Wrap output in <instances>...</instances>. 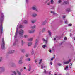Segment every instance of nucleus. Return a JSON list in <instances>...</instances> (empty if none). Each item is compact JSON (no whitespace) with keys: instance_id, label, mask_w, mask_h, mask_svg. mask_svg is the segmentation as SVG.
I'll return each mask as SVG.
<instances>
[{"instance_id":"obj_1","label":"nucleus","mask_w":75,"mask_h":75,"mask_svg":"<svg viewBox=\"0 0 75 75\" xmlns=\"http://www.w3.org/2000/svg\"><path fill=\"white\" fill-rule=\"evenodd\" d=\"M22 27H23L21 25V24H18V25H17L16 30L15 33L14 38L15 42L13 43V45H16V44H17V43L18 42V40H17V32H18V28H22Z\"/></svg>"},{"instance_id":"obj_2","label":"nucleus","mask_w":75,"mask_h":75,"mask_svg":"<svg viewBox=\"0 0 75 75\" xmlns=\"http://www.w3.org/2000/svg\"><path fill=\"white\" fill-rule=\"evenodd\" d=\"M24 30L21 29L19 31V33L20 35V36H21L22 38H23V35H24Z\"/></svg>"},{"instance_id":"obj_3","label":"nucleus","mask_w":75,"mask_h":75,"mask_svg":"<svg viewBox=\"0 0 75 75\" xmlns=\"http://www.w3.org/2000/svg\"><path fill=\"white\" fill-rule=\"evenodd\" d=\"M5 71V67H0V74L4 72Z\"/></svg>"},{"instance_id":"obj_4","label":"nucleus","mask_w":75,"mask_h":75,"mask_svg":"<svg viewBox=\"0 0 75 75\" xmlns=\"http://www.w3.org/2000/svg\"><path fill=\"white\" fill-rule=\"evenodd\" d=\"M38 41H39V40L38 39H36L35 42V44L34 46V48H35L37 47V45H38Z\"/></svg>"},{"instance_id":"obj_5","label":"nucleus","mask_w":75,"mask_h":75,"mask_svg":"<svg viewBox=\"0 0 75 75\" xmlns=\"http://www.w3.org/2000/svg\"><path fill=\"white\" fill-rule=\"evenodd\" d=\"M1 18H0V23H2L4 18V15H3V13H1Z\"/></svg>"},{"instance_id":"obj_6","label":"nucleus","mask_w":75,"mask_h":75,"mask_svg":"<svg viewBox=\"0 0 75 75\" xmlns=\"http://www.w3.org/2000/svg\"><path fill=\"white\" fill-rule=\"evenodd\" d=\"M2 43L1 44V46L2 49L4 48V45H5V43L4 42V38H3L2 39Z\"/></svg>"},{"instance_id":"obj_7","label":"nucleus","mask_w":75,"mask_h":75,"mask_svg":"<svg viewBox=\"0 0 75 75\" xmlns=\"http://www.w3.org/2000/svg\"><path fill=\"white\" fill-rule=\"evenodd\" d=\"M32 10H35L36 11H38V9L37 8V6H34L32 7Z\"/></svg>"},{"instance_id":"obj_8","label":"nucleus","mask_w":75,"mask_h":75,"mask_svg":"<svg viewBox=\"0 0 75 75\" xmlns=\"http://www.w3.org/2000/svg\"><path fill=\"white\" fill-rule=\"evenodd\" d=\"M35 31V30H28V33H30V34H32V33H34Z\"/></svg>"},{"instance_id":"obj_9","label":"nucleus","mask_w":75,"mask_h":75,"mask_svg":"<svg viewBox=\"0 0 75 75\" xmlns=\"http://www.w3.org/2000/svg\"><path fill=\"white\" fill-rule=\"evenodd\" d=\"M0 33L2 34L3 33V26H2V24L1 23V25L0 26Z\"/></svg>"},{"instance_id":"obj_10","label":"nucleus","mask_w":75,"mask_h":75,"mask_svg":"<svg viewBox=\"0 0 75 75\" xmlns=\"http://www.w3.org/2000/svg\"><path fill=\"white\" fill-rule=\"evenodd\" d=\"M71 61V59H69V61H67L66 62H64L63 63L64 64H69V62H70Z\"/></svg>"},{"instance_id":"obj_11","label":"nucleus","mask_w":75,"mask_h":75,"mask_svg":"<svg viewBox=\"0 0 75 75\" xmlns=\"http://www.w3.org/2000/svg\"><path fill=\"white\" fill-rule=\"evenodd\" d=\"M15 52V51L11 50H10L8 52V54H13V53H14Z\"/></svg>"},{"instance_id":"obj_12","label":"nucleus","mask_w":75,"mask_h":75,"mask_svg":"<svg viewBox=\"0 0 75 75\" xmlns=\"http://www.w3.org/2000/svg\"><path fill=\"white\" fill-rule=\"evenodd\" d=\"M32 16L33 17H37V13H34L32 14Z\"/></svg>"},{"instance_id":"obj_13","label":"nucleus","mask_w":75,"mask_h":75,"mask_svg":"<svg viewBox=\"0 0 75 75\" xmlns=\"http://www.w3.org/2000/svg\"><path fill=\"white\" fill-rule=\"evenodd\" d=\"M69 4V1H65L64 2V3L62 4V5H64V4Z\"/></svg>"},{"instance_id":"obj_14","label":"nucleus","mask_w":75,"mask_h":75,"mask_svg":"<svg viewBox=\"0 0 75 75\" xmlns=\"http://www.w3.org/2000/svg\"><path fill=\"white\" fill-rule=\"evenodd\" d=\"M20 51L22 52H25V50L23 49H20Z\"/></svg>"},{"instance_id":"obj_15","label":"nucleus","mask_w":75,"mask_h":75,"mask_svg":"<svg viewBox=\"0 0 75 75\" xmlns=\"http://www.w3.org/2000/svg\"><path fill=\"white\" fill-rule=\"evenodd\" d=\"M18 63L19 64H23V61H22V60H19Z\"/></svg>"},{"instance_id":"obj_16","label":"nucleus","mask_w":75,"mask_h":75,"mask_svg":"<svg viewBox=\"0 0 75 75\" xmlns=\"http://www.w3.org/2000/svg\"><path fill=\"white\" fill-rule=\"evenodd\" d=\"M28 71H30L31 70V66L30 65H29V67L28 69Z\"/></svg>"},{"instance_id":"obj_17","label":"nucleus","mask_w":75,"mask_h":75,"mask_svg":"<svg viewBox=\"0 0 75 75\" xmlns=\"http://www.w3.org/2000/svg\"><path fill=\"white\" fill-rule=\"evenodd\" d=\"M36 27V25H34L33 26H31V28H32L33 29H34Z\"/></svg>"},{"instance_id":"obj_18","label":"nucleus","mask_w":75,"mask_h":75,"mask_svg":"<svg viewBox=\"0 0 75 75\" xmlns=\"http://www.w3.org/2000/svg\"><path fill=\"white\" fill-rule=\"evenodd\" d=\"M44 67V68H45V66H44V64H42L41 66V68L42 69H43Z\"/></svg>"},{"instance_id":"obj_19","label":"nucleus","mask_w":75,"mask_h":75,"mask_svg":"<svg viewBox=\"0 0 75 75\" xmlns=\"http://www.w3.org/2000/svg\"><path fill=\"white\" fill-rule=\"evenodd\" d=\"M21 42L22 44V46H23V45H24V44H25V42H23V41L22 40H21Z\"/></svg>"},{"instance_id":"obj_20","label":"nucleus","mask_w":75,"mask_h":75,"mask_svg":"<svg viewBox=\"0 0 75 75\" xmlns=\"http://www.w3.org/2000/svg\"><path fill=\"white\" fill-rule=\"evenodd\" d=\"M36 22V20H32L31 21V23H32V24H34Z\"/></svg>"},{"instance_id":"obj_21","label":"nucleus","mask_w":75,"mask_h":75,"mask_svg":"<svg viewBox=\"0 0 75 75\" xmlns=\"http://www.w3.org/2000/svg\"><path fill=\"white\" fill-rule=\"evenodd\" d=\"M28 41H33V38L28 39Z\"/></svg>"},{"instance_id":"obj_22","label":"nucleus","mask_w":75,"mask_h":75,"mask_svg":"<svg viewBox=\"0 0 75 75\" xmlns=\"http://www.w3.org/2000/svg\"><path fill=\"white\" fill-rule=\"evenodd\" d=\"M48 33H49V35L50 36H51V31L49 30L48 31Z\"/></svg>"},{"instance_id":"obj_23","label":"nucleus","mask_w":75,"mask_h":75,"mask_svg":"<svg viewBox=\"0 0 75 75\" xmlns=\"http://www.w3.org/2000/svg\"><path fill=\"white\" fill-rule=\"evenodd\" d=\"M66 11L67 12H70V11H71V10L70 9V8H69L67 9L66 10Z\"/></svg>"},{"instance_id":"obj_24","label":"nucleus","mask_w":75,"mask_h":75,"mask_svg":"<svg viewBox=\"0 0 75 75\" xmlns=\"http://www.w3.org/2000/svg\"><path fill=\"white\" fill-rule=\"evenodd\" d=\"M28 46L29 47L30 46H31V45H32V43L31 42L28 43Z\"/></svg>"},{"instance_id":"obj_25","label":"nucleus","mask_w":75,"mask_h":75,"mask_svg":"<svg viewBox=\"0 0 75 75\" xmlns=\"http://www.w3.org/2000/svg\"><path fill=\"white\" fill-rule=\"evenodd\" d=\"M24 24H28V22L27 20H24Z\"/></svg>"},{"instance_id":"obj_26","label":"nucleus","mask_w":75,"mask_h":75,"mask_svg":"<svg viewBox=\"0 0 75 75\" xmlns=\"http://www.w3.org/2000/svg\"><path fill=\"white\" fill-rule=\"evenodd\" d=\"M46 30V29L45 28H43L42 29V32H45V30Z\"/></svg>"},{"instance_id":"obj_27","label":"nucleus","mask_w":75,"mask_h":75,"mask_svg":"<svg viewBox=\"0 0 75 75\" xmlns=\"http://www.w3.org/2000/svg\"><path fill=\"white\" fill-rule=\"evenodd\" d=\"M47 47V45H43L42 46V47L43 48H45V47Z\"/></svg>"},{"instance_id":"obj_28","label":"nucleus","mask_w":75,"mask_h":75,"mask_svg":"<svg viewBox=\"0 0 75 75\" xmlns=\"http://www.w3.org/2000/svg\"><path fill=\"white\" fill-rule=\"evenodd\" d=\"M17 72L18 73V75H21V72H19L18 71H17Z\"/></svg>"},{"instance_id":"obj_29","label":"nucleus","mask_w":75,"mask_h":75,"mask_svg":"<svg viewBox=\"0 0 75 75\" xmlns=\"http://www.w3.org/2000/svg\"><path fill=\"white\" fill-rule=\"evenodd\" d=\"M42 59H41L39 60V64H41V62H42Z\"/></svg>"},{"instance_id":"obj_30","label":"nucleus","mask_w":75,"mask_h":75,"mask_svg":"<svg viewBox=\"0 0 75 75\" xmlns=\"http://www.w3.org/2000/svg\"><path fill=\"white\" fill-rule=\"evenodd\" d=\"M34 53V50H32V51H31V54L32 55H33Z\"/></svg>"},{"instance_id":"obj_31","label":"nucleus","mask_w":75,"mask_h":75,"mask_svg":"<svg viewBox=\"0 0 75 75\" xmlns=\"http://www.w3.org/2000/svg\"><path fill=\"white\" fill-rule=\"evenodd\" d=\"M43 41H45L46 42V44H47V40H46L45 39H43Z\"/></svg>"},{"instance_id":"obj_32","label":"nucleus","mask_w":75,"mask_h":75,"mask_svg":"<svg viewBox=\"0 0 75 75\" xmlns=\"http://www.w3.org/2000/svg\"><path fill=\"white\" fill-rule=\"evenodd\" d=\"M30 56V54L27 53L26 54V57H29Z\"/></svg>"},{"instance_id":"obj_33","label":"nucleus","mask_w":75,"mask_h":75,"mask_svg":"<svg viewBox=\"0 0 75 75\" xmlns=\"http://www.w3.org/2000/svg\"><path fill=\"white\" fill-rule=\"evenodd\" d=\"M30 58H28L26 59V61H30Z\"/></svg>"},{"instance_id":"obj_34","label":"nucleus","mask_w":75,"mask_h":75,"mask_svg":"<svg viewBox=\"0 0 75 75\" xmlns=\"http://www.w3.org/2000/svg\"><path fill=\"white\" fill-rule=\"evenodd\" d=\"M72 63H71L69 65V68H71V67H72Z\"/></svg>"},{"instance_id":"obj_35","label":"nucleus","mask_w":75,"mask_h":75,"mask_svg":"<svg viewBox=\"0 0 75 75\" xmlns=\"http://www.w3.org/2000/svg\"><path fill=\"white\" fill-rule=\"evenodd\" d=\"M50 3L52 4H54V1L53 0H51Z\"/></svg>"},{"instance_id":"obj_36","label":"nucleus","mask_w":75,"mask_h":75,"mask_svg":"<svg viewBox=\"0 0 75 75\" xmlns=\"http://www.w3.org/2000/svg\"><path fill=\"white\" fill-rule=\"evenodd\" d=\"M55 55H54L53 57L51 59V61H53L54 60V58H55Z\"/></svg>"},{"instance_id":"obj_37","label":"nucleus","mask_w":75,"mask_h":75,"mask_svg":"<svg viewBox=\"0 0 75 75\" xmlns=\"http://www.w3.org/2000/svg\"><path fill=\"white\" fill-rule=\"evenodd\" d=\"M24 38H27L28 37V35H25L24 36Z\"/></svg>"},{"instance_id":"obj_38","label":"nucleus","mask_w":75,"mask_h":75,"mask_svg":"<svg viewBox=\"0 0 75 75\" xmlns=\"http://www.w3.org/2000/svg\"><path fill=\"white\" fill-rule=\"evenodd\" d=\"M68 66H67L65 68V70H67V69H68Z\"/></svg>"},{"instance_id":"obj_39","label":"nucleus","mask_w":75,"mask_h":75,"mask_svg":"<svg viewBox=\"0 0 75 75\" xmlns=\"http://www.w3.org/2000/svg\"><path fill=\"white\" fill-rule=\"evenodd\" d=\"M13 74H14V75H16V72L15 71H13Z\"/></svg>"},{"instance_id":"obj_40","label":"nucleus","mask_w":75,"mask_h":75,"mask_svg":"<svg viewBox=\"0 0 75 75\" xmlns=\"http://www.w3.org/2000/svg\"><path fill=\"white\" fill-rule=\"evenodd\" d=\"M65 24H67L68 23V21L67 20H66V21H65Z\"/></svg>"},{"instance_id":"obj_41","label":"nucleus","mask_w":75,"mask_h":75,"mask_svg":"<svg viewBox=\"0 0 75 75\" xmlns=\"http://www.w3.org/2000/svg\"><path fill=\"white\" fill-rule=\"evenodd\" d=\"M69 27H71V26H72V24H69L68 25Z\"/></svg>"},{"instance_id":"obj_42","label":"nucleus","mask_w":75,"mask_h":75,"mask_svg":"<svg viewBox=\"0 0 75 75\" xmlns=\"http://www.w3.org/2000/svg\"><path fill=\"white\" fill-rule=\"evenodd\" d=\"M23 70H24V69H20V71L21 72H22V71H23Z\"/></svg>"},{"instance_id":"obj_43","label":"nucleus","mask_w":75,"mask_h":75,"mask_svg":"<svg viewBox=\"0 0 75 75\" xmlns=\"http://www.w3.org/2000/svg\"><path fill=\"white\" fill-rule=\"evenodd\" d=\"M2 59L3 58L2 57H0V61H2Z\"/></svg>"},{"instance_id":"obj_44","label":"nucleus","mask_w":75,"mask_h":75,"mask_svg":"<svg viewBox=\"0 0 75 75\" xmlns=\"http://www.w3.org/2000/svg\"><path fill=\"white\" fill-rule=\"evenodd\" d=\"M49 1V0H47L45 2V3H47V2H48Z\"/></svg>"},{"instance_id":"obj_45","label":"nucleus","mask_w":75,"mask_h":75,"mask_svg":"<svg viewBox=\"0 0 75 75\" xmlns=\"http://www.w3.org/2000/svg\"><path fill=\"white\" fill-rule=\"evenodd\" d=\"M51 13H53V14H55V13L53 11H52L51 12Z\"/></svg>"},{"instance_id":"obj_46","label":"nucleus","mask_w":75,"mask_h":75,"mask_svg":"<svg viewBox=\"0 0 75 75\" xmlns=\"http://www.w3.org/2000/svg\"><path fill=\"white\" fill-rule=\"evenodd\" d=\"M50 2H49L47 3V5H48V6H50Z\"/></svg>"},{"instance_id":"obj_47","label":"nucleus","mask_w":75,"mask_h":75,"mask_svg":"<svg viewBox=\"0 0 75 75\" xmlns=\"http://www.w3.org/2000/svg\"><path fill=\"white\" fill-rule=\"evenodd\" d=\"M58 2H59V3H61V0H59Z\"/></svg>"},{"instance_id":"obj_48","label":"nucleus","mask_w":75,"mask_h":75,"mask_svg":"<svg viewBox=\"0 0 75 75\" xmlns=\"http://www.w3.org/2000/svg\"><path fill=\"white\" fill-rule=\"evenodd\" d=\"M65 18V16H63V18L64 19V18Z\"/></svg>"},{"instance_id":"obj_49","label":"nucleus","mask_w":75,"mask_h":75,"mask_svg":"<svg viewBox=\"0 0 75 75\" xmlns=\"http://www.w3.org/2000/svg\"><path fill=\"white\" fill-rule=\"evenodd\" d=\"M50 65H52V62H50Z\"/></svg>"},{"instance_id":"obj_50","label":"nucleus","mask_w":75,"mask_h":75,"mask_svg":"<svg viewBox=\"0 0 75 75\" xmlns=\"http://www.w3.org/2000/svg\"><path fill=\"white\" fill-rule=\"evenodd\" d=\"M51 71H50L49 73V74L50 75H51Z\"/></svg>"},{"instance_id":"obj_51","label":"nucleus","mask_w":75,"mask_h":75,"mask_svg":"<svg viewBox=\"0 0 75 75\" xmlns=\"http://www.w3.org/2000/svg\"><path fill=\"white\" fill-rule=\"evenodd\" d=\"M49 51L50 52V53H51V50H49Z\"/></svg>"},{"instance_id":"obj_52","label":"nucleus","mask_w":75,"mask_h":75,"mask_svg":"<svg viewBox=\"0 0 75 75\" xmlns=\"http://www.w3.org/2000/svg\"><path fill=\"white\" fill-rule=\"evenodd\" d=\"M58 65H59V66H61V64H59Z\"/></svg>"},{"instance_id":"obj_53","label":"nucleus","mask_w":75,"mask_h":75,"mask_svg":"<svg viewBox=\"0 0 75 75\" xmlns=\"http://www.w3.org/2000/svg\"><path fill=\"white\" fill-rule=\"evenodd\" d=\"M46 70H45V69H44V72H46Z\"/></svg>"},{"instance_id":"obj_54","label":"nucleus","mask_w":75,"mask_h":75,"mask_svg":"<svg viewBox=\"0 0 75 75\" xmlns=\"http://www.w3.org/2000/svg\"><path fill=\"white\" fill-rule=\"evenodd\" d=\"M54 41H55V40H56V38H54Z\"/></svg>"},{"instance_id":"obj_55","label":"nucleus","mask_w":75,"mask_h":75,"mask_svg":"<svg viewBox=\"0 0 75 75\" xmlns=\"http://www.w3.org/2000/svg\"><path fill=\"white\" fill-rule=\"evenodd\" d=\"M64 40H67V37H65L64 38Z\"/></svg>"},{"instance_id":"obj_56","label":"nucleus","mask_w":75,"mask_h":75,"mask_svg":"<svg viewBox=\"0 0 75 75\" xmlns=\"http://www.w3.org/2000/svg\"><path fill=\"white\" fill-rule=\"evenodd\" d=\"M26 3H28V0H26Z\"/></svg>"},{"instance_id":"obj_57","label":"nucleus","mask_w":75,"mask_h":75,"mask_svg":"<svg viewBox=\"0 0 75 75\" xmlns=\"http://www.w3.org/2000/svg\"><path fill=\"white\" fill-rule=\"evenodd\" d=\"M70 37H71L72 36V34H71V33H70Z\"/></svg>"},{"instance_id":"obj_58","label":"nucleus","mask_w":75,"mask_h":75,"mask_svg":"<svg viewBox=\"0 0 75 75\" xmlns=\"http://www.w3.org/2000/svg\"><path fill=\"white\" fill-rule=\"evenodd\" d=\"M35 62L36 63L37 62V60H35Z\"/></svg>"},{"instance_id":"obj_59","label":"nucleus","mask_w":75,"mask_h":75,"mask_svg":"<svg viewBox=\"0 0 75 75\" xmlns=\"http://www.w3.org/2000/svg\"><path fill=\"white\" fill-rule=\"evenodd\" d=\"M26 69V67H24V69Z\"/></svg>"},{"instance_id":"obj_60","label":"nucleus","mask_w":75,"mask_h":75,"mask_svg":"<svg viewBox=\"0 0 75 75\" xmlns=\"http://www.w3.org/2000/svg\"><path fill=\"white\" fill-rule=\"evenodd\" d=\"M73 38H74V40H75V37H74Z\"/></svg>"},{"instance_id":"obj_61","label":"nucleus","mask_w":75,"mask_h":75,"mask_svg":"<svg viewBox=\"0 0 75 75\" xmlns=\"http://www.w3.org/2000/svg\"><path fill=\"white\" fill-rule=\"evenodd\" d=\"M43 23H45V22H43Z\"/></svg>"}]
</instances>
